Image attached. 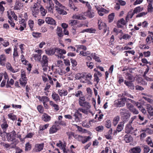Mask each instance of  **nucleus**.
<instances>
[{"instance_id": "f257e3e1", "label": "nucleus", "mask_w": 153, "mask_h": 153, "mask_svg": "<svg viewBox=\"0 0 153 153\" xmlns=\"http://www.w3.org/2000/svg\"><path fill=\"white\" fill-rule=\"evenodd\" d=\"M56 145L62 150L63 153H75L73 151L72 149H75L76 147L73 145L71 146L70 149H68L66 148L65 143H63L61 140H59V143L56 144Z\"/></svg>"}, {"instance_id": "f03ea898", "label": "nucleus", "mask_w": 153, "mask_h": 153, "mask_svg": "<svg viewBox=\"0 0 153 153\" xmlns=\"http://www.w3.org/2000/svg\"><path fill=\"white\" fill-rule=\"evenodd\" d=\"M120 114L124 122L128 121L131 116V113L125 108L120 109Z\"/></svg>"}, {"instance_id": "7ed1b4c3", "label": "nucleus", "mask_w": 153, "mask_h": 153, "mask_svg": "<svg viewBox=\"0 0 153 153\" xmlns=\"http://www.w3.org/2000/svg\"><path fill=\"white\" fill-rule=\"evenodd\" d=\"M53 3L55 4V6L56 10L58 13L60 14L65 15L67 14V12L65 11L62 9L61 8L63 7L62 5L57 0H53Z\"/></svg>"}, {"instance_id": "20e7f679", "label": "nucleus", "mask_w": 153, "mask_h": 153, "mask_svg": "<svg viewBox=\"0 0 153 153\" xmlns=\"http://www.w3.org/2000/svg\"><path fill=\"white\" fill-rule=\"evenodd\" d=\"M40 62L44 71H46L48 67V58L46 55H44L39 61Z\"/></svg>"}, {"instance_id": "39448f33", "label": "nucleus", "mask_w": 153, "mask_h": 153, "mask_svg": "<svg viewBox=\"0 0 153 153\" xmlns=\"http://www.w3.org/2000/svg\"><path fill=\"white\" fill-rule=\"evenodd\" d=\"M16 134L14 130L11 132L6 133V137L7 140L9 141L13 142L16 139Z\"/></svg>"}, {"instance_id": "423d86ee", "label": "nucleus", "mask_w": 153, "mask_h": 153, "mask_svg": "<svg viewBox=\"0 0 153 153\" xmlns=\"http://www.w3.org/2000/svg\"><path fill=\"white\" fill-rule=\"evenodd\" d=\"M43 1L47 4V8L49 11L53 12L54 8V3L51 0H43Z\"/></svg>"}, {"instance_id": "0eeeda50", "label": "nucleus", "mask_w": 153, "mask_h": 153, "mask_svg": "<svg viewBox=\"0 0 153 153\" xmlns=\"http://www.w3.org/2000/svg\"><path fill=\"white\" fill-rule=\"evenodd\" d=\"M126 99L123 98L115 102L114 105L116 107H121L124 106L126 102Z\"/></svg>"}, {"instance_id": "6e6552de", "label": "nucleus", "mask_w": 153, "mask_h": 153, "mask_svg": "<svg viewBox=\"0 0 153 153\" xmlns=\"http://www.w3.org/2000/svg\"><path fill=\"white\" fill-rule=\"evenodd\" d=\"M126 105L127 108L129 109L130 111L132 112L134 114H137L139 113V112L136 108H134V105L129 103H127Z\"/></svg>"}, {"instance_id": "1a4fd4ad", "label": "nucleus", "mask_w": 153, "mask_h": 153, "mask_svg": "<svg viewBox=\"0 0 153 153\" xmlns=\"http://www.w3.org/2000/svg\"><path fill=\"white\" fill-rule=\"evenodd\" d=\"M91 137L90 136H82L81 135H79L78 138L77 140L81 142L83 144H84L88 141L89 140L91 139Z\"/></svg>"}, {"instance_id": "9d476101", "label": "nucleus", "mask_w": 153, "mask_h": 153, "mask_svg": "<svg viewBox=\"0 0 153 153\" xmlns=\"http://www.w3.org/2000/svg\"><path fill=\"white\" fill-rule=\"evenodd\" d=\"M79 2L78 0H69V6L74 10H77L78 8L75 6L73 3L78 4L79 3Z\"/></svg>"}, {"instance_id": "9b49d317", "label": "nucleus", "mask_w": 153, "mask_h": 153, "mask_svg": "<svg viewBox=\"0 0 153 153\" xmlns=\"http://www.w3.org/2000/svg\"><path fill=\"white\" fill-rule=\"evenodd\" d=\"M44 146V143L41 144L37 143L35 145V148L33 150L35 152H39L43 149Z\"/></svg>"}, {"instance_id": "f8f14e48", "label": "nucleus", "mask_w": 153, "mask_h": 153, "mask_svg": "<svg viewBox=\"0 0 153 153\" xmlns=\"http://www.w3.org/2000/svg\"><path fill=\"white\" fill-rule=\"evenodd\" d=\"M56 47L51 48L45 51V53L49 56H51L56 53Z\"/></svg>"}, {"instance_id": "ddd939ff", "label": "nucleus", "mask_w": 153, "mask_h": 153, "mask_svg": "<svg viewBox=\"0 0 153 153\" xmlns=\"http://www.w3.org/2000/svg\"><path fill=\"white\" fill-rule=\"evenodd\" d=\"M36 97L40 101L42 102L43 103H47L50 101L49 98L46 96H43L41 97L40 96H36Z\"/></svg>"}, {"instance_id": "4468645a", "label": "nucleus", "mask_w": 153, "mask_h": 153, "mask_svg": "<svg viewBox=\"0 0 153 153\" xmlns=\"http://www.w3.org/2000/svg\"><path fill=\"white\" fill-rule=\"evenodd\" d=\"M146 107L148 113L149 115V118H150L153 116V108L150 104H147Z\"/></svg>"}, {"instance_id": "2eb2a0df", "label": "nucleus", "mask_w": 153, "mask_h": 153, "mask_svg": "<svg viewBox=\"0 0 153 153\" xmlns=\"http://www.w3.org/2000/svg\"><path fill=\"white\" fill-rule=\"evenodd\" d=\"M126 132L127 133L132 134L134 132V128L131 125L127 124L126 127Z\"/></svg>"}, {"instance_id": "dca6fc26", "label": "nucleus", "mask_w": 153, "mask_h": 153, "mask_svg": "<svg viewBox=\"0 0 153 153\" xmlns=\"http://www.w3.org/2000/svg\"><path fill=\"white\" fill-rule=\"evenodd\" d=\"M51 119V117L47 114L45 113L42 116V119L45 122L49 121Z\"/></svg>"}, {"instance_id": "f3484780", "label": "nucleus", "mask_w": 153, "mask_h": 153, "mask_svg": "<svg viewBox=\"0 0 153 153\" xmlns=\"http://www.w3.org/2000/svg\"><path fill=\"white\" fill-rule=\"evenodd\" d=\"M52 99L56 102L60 101V98L59 95L55 91H53L51 95Z\"/></svg>"}, {"instance_id": "a211bd4d", "label": "nucleus", "mask_w": 153, "mask_h": 153, "mask_svg": "<svg viewBox=\"0 0 153 153\" xmlns=\"http://www.w3.org/2000/svg\"><path fill=\"white\" fill-rule=\"evenodd\" d=\"M6 61V56L4 54H2L0 56V64L2 65H5Z\"/></svg>"}, {"instance_id": "6ab92c4d", "label": "nucleus", "mask_w": 153, "mask_h": 153, "mask_svg": "<svg viewBox=\"0 0 153 153\" xmlns=\"http://www.w3.org/2000/svg\"><path fill=\"white\" fill-rule=\"evenodd\" d=\"M124 140L125 141L126 143H129L133 140V138L131 135L126 134L124 137Z\"/></svg>"}, {"instance_id": "aec40b11", "label": "nucleus", "mask_w": 153, "mask_h": 153, "mask_svg": "<svg viewBox=\"0 0 153 153\" xmlns=\"http://www.w3.org/2000/svg\"><path fill=\"white\" fill-rule=\"evenodd\" d=\"M141 151L140 147L139 146L134 147L131 149L130 153H140Z\"/></svg>"}, {"instance_id": "412c9836", "label": "nucleus", "mask_w": 153, "mask_h": 153, "mask_svg": "<svg viewBox=\"0 0 153 153\" xmlns=\"http://www.w3.org/2000/svg\"><path fill=\"white\" fill-rule=\"evenodd\" d=\"M98 25L99 29L100 30L102 29H103L104 30H105L106 27V25L105 23L102 22L101 20H98Z\"/></svg>"}, {"instance_id": "4be33fe9", "label": "nucleus", "mask_w": 153, "mask_h": 153, "mask_svg": "<svg viewBox=\"0 0 153 153\" xmlns=\"http://www.w3.org/2000/svg\"><path fill=\"white\" fill-rule=\"evenodd\" d=\"M46 22L49 24L52 25H56V22L51 17H47L46 18Z\"/></svg>"}, {"instance_id": "5701e85b", "label": "nucleus", "mask_w": 153, "mask_h": 153, "mask_svg": "<svg viewBox=\"0 0 153 153\" xmlns=\"http://www.w3.org/2000/svg\"><path fill=\"white\" fill-rule=\"evenodd\" d=\"M58 130V129L56 126L53 125L49 130V133L50 134H53L56 132Z\"/></svg>"}, {"instance_id": "b1692460", "label": "nucleus", "mask_w": 153, "mask_h": 153, "mask_svg": "<svg viewBox=\"0 0 153 153\" xmlns=\"http://www.w3.org/2000/svg\"><path fill=\"white\" fill-rule=\"evenodd\" d=\"M124 83L127 86L130 88L131 89H134V86L133 83H132V81H128L126 80H125Z\"/></svg>"}, {"instance_id": "393cba45", "label": "nucleus", "mask_w": 153, "mask_h": 153, "mask_svg": "<svg viewBox=\"0 0 153 153\" xmlns=\"http://www.w3.org/2000/svg\"><path fill=\"white\" fill-rule=\"evenodd\" d=\"M56 53L59 54L61 56L66 54V51L64 49H61L56 47Z\"/></svg>"}, {"instance_id": "a878e982", "label": "nucleus", "mask_w": 153, "mask_h": 153, "mask_svg": "<svg viewBox=\"0 0 153 153\" xmlns=\"http://www.w3.org/2000/svg\"><path fill=\"white\" fill-rule=\"evenodd\" d=\"M92 77V75L91 74L85 73V79L88 82V84L91 83L90 81Z\"/></svg>"}, {"instance_id": "bb28decb", "label": "nucleus", "mask_w": 153, "mask_h": 153, "mask_svg": "<svg viewBox=\"0 0 153 153\" xmlns=\"http://www.w3.org/2000/svg\"><path fill=\"white\" fill-rule=\"evenodd\" d=\"M50 104L51 106L54 108V109L55 110L57 111L59 110V106L58 105L55 103L53 101H50Z\"/></svg>"}, {"instance_id": "cd10ccee", "label": "nucleus", "mask_w": 153, "mask_h": 153, "mask_svg": "<svg viewBox=\"0 0 153 153\" xmlns=\"http://www.w3.org/2000/svg\"><path fill=\"white\" fill-rule=\"evenodd\" d=\"M72 18L73 19H77L79 20L84 19L85 17L83 16L82 15H78L76 14L73 15L72 16Z\"/></svg>"}, {"instance_id": "c85d7f7f", "label": "nucleus", "mask_w": 153, "mask_h": 153, "mask_svg": "<svg viewBox=\"0 0 153 153\" xmlns=\"http://www.w3.org/2000/svg\"><path fill=\"white\" fill-rule=\"evenodd\" d=\"M1 127L3 131L5 132V131H6L8 127V125L6 121H5L1 125Z\"/></svg>"}, {"instance_id": "c756f323", "label": "nucleus", "mask_w": 153, "mask_h": 153, "mask_svg": "<svg viewBox=\"0 0 153 153\" xmlns=\"http://www.w3.org/2000/svg\"><path fill=\"white\" fill-rule=\"evenodd\" d=\"M144 79L148 81H153V72L149 74L148 76H145Z\"/></svg>"}, {"instance_id": "7c9ffc66", "label": "nucleus", "mask_w": 153, "mask_h": 153, "mask_svg": "<svg viewBox=\"0 0 153 153\" xmlns=\"http://www.w3.org/2000/svg\"><path fill=\"white\" fill-rule=\"evenodd\" d=\"M27 78H22L19 79L20 84L21 86L25 87L27 83Z\"/></svg>"}, {"instance_id": "2f4dec72", "label": "nucleus", "mask_w": 153, "mask_h": 153, "mask_svg": "<svg viewBox=\"0 0 153 153\" xmlns=\"http://www.w3.org/2000/svg\"><path fill=\"white\" fill-rule=\"evenodd\" d=\"M85 97L84 96H82V97H80L79 99V104L80 106L82 105V104L85 102Z\"/></svg>"}, {"instance_id": "473e14b6", "label": "nucleus", "mask_w": 153, "mask_h": 153, "mask_svg": "<svg viewBox=\"0 0 153 153\" xmlns=\"http://www.w3.org/2000/svg\"><path fill=\"white\" fill-rule=\"evenodd\" d=\"M56 33L59 37H62L63 35L62 32V29L60 27H58L57 28Z\"/></svg>"}, {"instance_id": "72a5a7b5", "label": "nucleus", "mask_w": 153, "mask_h": 153, "mask_svg": "<svg viewBox=\"0 0 153 153\" xmlns=\"http://www.w3.org/2000/svg\"><path fill=\"white\" fill-rule=\"evenodd\" d=\"M96 30L92 28H88L85 29H84L81 32V33H83L85 32H87L89 33H94Z\"/></svg>"}, {"instance_id": "f704fd0d", "label": "nucleus", "mask_w": 153, "mask_h": 153, "mask_svg": "<svg viewBox=\"0 0 153 153\" xmlns=\"http://www.w3.org/2000/svg\"><path fill=\"white\" fill-rule=\"evenodd\" d=\"M14 80L13 79H11L9 82V80H7L6 85V87L7 88H11L10 85H13L14 84Z\"/></svg>"}, {"instance_id": "c9c22d12", "label": "nucleus", "mask_w": 153, "mask_h": 153, "mask_svg": "<svg viewBox=\"0 0 153 153\" xmlns=\"http://www.w3.org/2000/svg\"><path fill=\"white\" fill-rule=\"evenodd\" d=\"M143 7H141L140 6H138L134 9L133 12L135 14L143 10Z\"/></svg>"}, {"instance_id": "e433bc0d", "label": "nucleus", "mask_w": 153, "mask_h": 153, "mask_svg": "<svg viewBox=\"0 0 153 153\" xmlns=\"http://www.w3.org/2000/svg\"><path fill=\"white\" fill-rule=\"evenodd\" d=\"M7 116L9 118L12 120L14 121L17 120V119L16 116L13 113L9 114H8Z\"/></svg>"}, {"instance_id": "4c0bfd02", "label": "nucleus", "mask_w": 153, "mask_h": 153, "mask_svg": "<svg viewBox=\"0 0 153 153\" xmlns=\"http://www.w3.org/2000/svg\"><path fill=\"white\" fill-rule=\"evenodd\" d=\"M123 124L124 123L123 122H121L118 125L117 130L118 132L121 131L123 129Z\"/></svg>"}, {"instance_id": "58836bf2", "label": "nucleus", "mask_w": 153, "mask_h": 153, "mask_svg": "<svg viewBox=\"0 0 153 153\" xmlns=\"http://www.w3.org/2000/svg\"><path fill=\"white\" fill-rule=\"evenodd\" d=\"M87 16L90 18H91L94 16L95 13L93 10H92L87 11Z\"/></svg>"}, {"instance_id": "ea45409f", "label": "nucleus", "mask_w": 153, "mask_h": 153, "mask_svg": "<svg viewBox=\"0 0 153 153\" xmlns=\"http://www.w3.org/2000/svg\"><path fill=\"white\" fill-rule=\"evenodd\" d=\"M80 106L83 107L84 108L86 109H88L91 107L90 103L87 101L84 102V103L82 104V105H80Z\"/></svg>"}, {"instance_id": "a19ab883", "label": "nucleus", "mask_w": 153, "mask_h": 153, "mask_svg": "<svg viewBox=\"0 0 153 153\" xmlns=\"http://www.w3.org/2000/svg\"><path fill=\"white\" fill-rule=\"evenodd\" d=\"M107 11L106 10L102 7H101L100 10V11L98 10V13L100 16H102L104 15V13H107Z\"/></svg>"}, {"instance_id": "79ce46f5", "label": "nucleus", "mask_w": 153, "mask_h": 153, "mask_svg": "<svg viewBox=\"0 0 153 153\" xmlns=\"http://www.w3.org/2000/svg\"><path fill=\"white\" fill-rule=\"evenodd\" d=\"M31 144L29 142L25 144V151L26 152L30 151L31 149Z\"/></svg>"}, {"instance_id": "37998d69", "label": "nucleus", "mask_w": 153, "mask_h": 153, "mask_svg": "<svg viewBox=\"0 0 153 153\" xmlns=\"http://www.w3.org/2000/svg\"><path fill=\"white\" fill-rule=\"evenodd\" d=\"M120 120V117L118 116L115 117L113 120V123L114 126H115L118 123Z\"/></svg>"}, {"instance_id": "c03bdc74", "label": "nucleus", "mask_w": 153, "mask_h": 153, "mask_svg": "<svg viewBox=\"0 0 153 153\" xmlns=\"http://www.w3.org/2000/svg\"><path fill=\"white\" fill-rule=\"evenodd\" d=\"M32 11L33 15L35 17H37V15L39 13V9H33Z\"/></svg>"}, {"instance_id": "a18cd8bd", "label": "nucleus", "mask_w": 153, "mask_h": 153, "mask_svg": "<svg viewBox=\"0 0 153 153\" xmlns=\"http://www.w3.org/2000/svg\"><path fill=\"white\" fill-rule=\"evenodd\" d=\"M49 124H47L44 126H40L39 127V129L40 131H43L47 129L49 126Z\"/></svg>"}, {"instance_id": "49530a36", "label": "nucleus", "mask_w": 153, "mask_h": 153, "mask_svg": "<svg viewBox=\"0 0 153 153\" xmlns=\"http://www.w3.org/2000/svg\"><path fill=\"white\" fill-rule=\"evenodd\" d=\"M34 22L31 19H30L28 21V25H29L30 28L31 30H33V28L34 26Z\"/></svg>"}, {"instance_id": "de8ad7c7", "label": "nucleus", "mask_w": 153, "mask_h": 153, "mask_svg": "<svg viewBox=\"0 0 153 153\" xmlns=\"http://www.w3.org/2000/svg\"><path fill=\"white\" fill-rule=\"evenodd\" d=\"M82 4H85L86 6L87 7L88 9L87 11L90 10H91V7L90 4L88 1H81Z\"/></svg>"}, {"instance_id": "09e8293b", "label": "nucleus", "mask_w": 153, "mask_h": 153, "mask_svg": "<svg viewBox=\"0 0 153 153\" xmlns=\"http://www.w3.org/2000/svg\"><path fill=\"white\" fill-rule=\"evenodd\" d=\"M152 40L153 38L152 36L151 35H148L146 39V41L147 44H149Z\"/></svg>"}, {"instance_id": "8fccbe9b", "label": "nucleus", "mask_w": 153, "mask_h": 153, "mask_svg": "<svg viewBox=\"0 0 153 153\" xmlns=\"http://www.w3.org/2000/svg\"><path fill=\"white\" fill-rule=\"evenodd\" d=\"M114 13H112L109 14L108 16V22H112L114 19Z\"/></svg>"}, {"instance_id": "3c124183", "label": "nucleus", "mask_w": 153, "mask_h": 153, "mask_svg": "<svg viewBox=\"0 0 153 153\" xmlns=\"http://www.w3.org/2000/svg\"><path fill=\"white\" fill-rule=\"evenodd\" d=\"M146 141L148 145L152 147H153V143L150 137H148Z\"/></svg>"}, {"instance_id": "603ef678", "label": "nucleus", "mask_w": 153, "mask_h": 153, "mask_svg": "<svg viewBox=\"0 0 153 153\" xmlns=\"http://www.w3.org/2000/svg\"><path fill=\"white\" fill-rule=\"evenodd\" d=\"M74 95H75V97H79L84 96L82 91H76L75 94H74Z\"/></svg>"}, {"instance_id": "864d4df0", "label": "nucleus", "mask_w": 153, "mask_h": 153, "mask_svg": "<svg viewBox=\"0 0 153 153\" xmlns=\"http://www.w3.org/2000/svg\"><path fill=\"white\" fill-rule=\"evenodd\" d=\"M40 9L42 15L43 16H45L47 13V10L44 9L42 6H41V7L40 8Z\"/></svg>"}, {"instance_id": "5fc2aeb1", "label": "nucleus", "mask_w": 153, "mask_h": 153, "mask_svg": "<svg viewBox=\"0 0 153 153\" xmlns=\"http://www.w3.org/2000/svg\"><path fill=\"white\" fill-rule=\"evenodd\" d=\"M79 22L78 20H71L69 22V24L71 26H74L76 25Z\"/></svg>"}, {"instance_id": "6e6d98bb", "label": "nucleus", "mask_w": 153, "mask_h": 153, "mask_svg": "<svg viewBox=\"0 0 153 153\" xmlns=\"http://www.w3.org/2000/svg\"><path fill=\"white\" fill-rule=\"evenodd\" d=\"M62 90H59L58 93L59 94L60 96L62 97V96H66L68 94V92L67 91H63L62 92H61L62 91Z\"/></svg>"}, {"instance_id": "4d7b16f0", "label": "nucleus", "mask_w": 153, "mask_h": 153, "mask_svg": "<svg viewBox=\"0 0 153 153\" xmlns=\"http://www.w3.org/2000/svg\"><path fill=\"white\" fill-rule=\"evenodd\" d=\"M33 57L36 60H37L39 61L41 59V55L38 54H33L32 55Z\"/></svg>"}, {"instance_id": "13d9d810", "label": "nucleus", "mask_w": 153, "mask_h": 153, "mask_svg": "<svg viewBox=\"0 0 153 153\" xmlns=\"http://www.w3.org/2000/svg\"><path fill=\"white\" fill-rule=\"evenodd\" d=\"M86 64L88 67L90 69H92L94 66V63L92 62H86Z\"/></svg>"}, {"instance_id": "bf43d9fd", "label": "nucleus", "mask_w": 153, "mask_h": 153, "mask_svg": "<svg viewBox=\"0 0 153 153\" xmlns=\"http://www.w3.org/2000/svg\"><path fill=\"white\" fill-rule=\"evenodd\" d=\"M32 35L33 37L38 38L41 36V33H39L33 32Z\"/></svg>"}, {"instance_id": "052dcab7", "label": "nucleus", "mask_w": 153, "mask_h": 153, "mask_svg": "<svg viewBox=\"0 0 153 153\" xmlns=\"http://www.w3.org/2000/svg\"><path fill=\"white\" fill-rule=\"evenodd\" d=\"M117 78L118 79V82L120 84L121 83L123 82L124 81L123 78L122 76L121 75H118L117 76Z\"/></svg>"}, {"instance_id": "680f3d73", "label": "nucleus", "mask_w": 153, "mask_h": 153, "mask_svg": "<svg viewBox=\"0 0 153 153\" xmlns=\"http://www.w3.org/2000/svg\"><path fill=\"white\" fill-rule=\"evenodd\" d=\"M143 147L144 153H147L150 150L149 147L145 145L144 146H143Z\"/></svg>"}, {"instance_id": "e2e57ef3", "label": "nucleus", "mask_w": 153, "mask_h": 153, "mask_svg": "<svg viewBox=\"0 0 153 153\" xmlns=\"http://www.w3.org/2000/svg\"><path fill=\"white\" fill-rule=\"evenodd\" d=\"M112 130H110L108 131V134L105 135V138L108 140H111L112 139V137L111 135L109 134L111 133Z\"/></svg>"}, {"instance_id": "0e129e2a", "label": "nucleus", "mask_w": 153, "mask_h": 153, "mask_svg": "<svg viewBox=\"0 0 153 153\" xmlns=\"http://www.w3.org/2000/svg\"><path fill=\"white\" fill-rule=\"evenodd\" d=\"M37 110L40 113H42L44 111V109L43 106L41 105H39L37 107Z\"/></svg>"}, {"instance_id": "69168bd1", "label": "nucleus", "mask_w": 153, "mask_h": 153, "mask_svg": "<svg viewBox=\"0 0 153 153\" xmlns=\"http://www.w3.org/2000/svg\"><path fill=\"white\" fill-rule=\"evenodd\" d=\"M153 7L152 6V4L149 3L147 7V11L148 12H152L153 11Z\"/></svg>"}, {"instance_id": "338daca9", "label": "nucleus", "mask_w": 153, "mask_h": 153, "mask_svg": "<svg viewBox=\"0 0 153 153\" xmlns=\"http://www.w3.org/2000/svg\"><path fill=\"white\" fill-rule=\"evenodd\" d=\"M147 14V12H142L138 13L137 15H136V17L138 18L142 17H143Z\"/></svg>"}, {"instance_id": "774afa93", "label": "nucleus", "mask_w": 153, "mask_h": 153, "mask_svg": "<svg viewBox=\"0 0 153 153\" xmlns=\"http://www.w3.org/2000/svg\"><path fill=\"white\" fill-rule=\"evenodd\" d=\"M126 79L129 80L131 81L134 78V76L129 73H126Z\"/></svg>"}]
</instances>
